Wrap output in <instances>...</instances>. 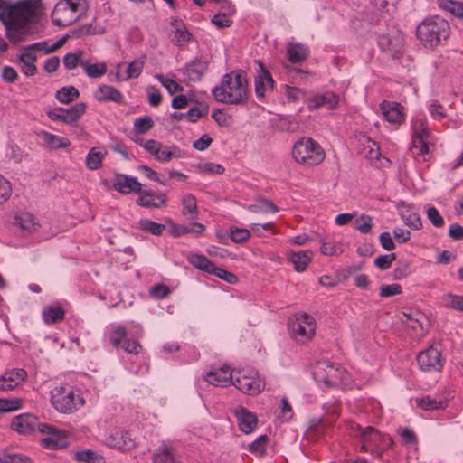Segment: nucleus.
<instances>
[{
	"instance_id": "ddd939ff",
	"label": "nucleus",
	"mask_w": 463,
	"mask_h": 463,
	"mask_svg": "<svg viewBox=\"0 0 463 463\" xmlns=\"http://www.w3.org/2000/svg\"><path fill=\"white\" fill-rule=\"evenodd\" d=\"M420 370L425 372L440 371L442 369L441 352L438 346L430 345L417 356Z\"/></svg>"
},
{
	"instance_id": "cd10ccee",
	"label": "nucleus",
	"mask_w": 463,
	"mask_h": 463,
	"mask_svg": "<svg viewBox=\"0 0 463 463\" xmlns=\"http://www.w3.org/2000/svg\"><path fill=\"white\" fill-rule=\"evenodd\" d=\"M205 231V226L200 222H192L189 224H176L170 222L169 232L174 237H180L187 233L196 235L202 234Z\"/></svg>"
},
{
	"instance_id": "4d7b16f0",
	"label": "nucleus",
	"mask_w": 463,
	"mask_h": 463,
	"mask_svg": "<svg viewBox=\"0 0 463 463\" xmlns=\"http://www.w3.org/2000/svg\"><path fill=\"white\" fill-rule=\"evenodd\" d=\"M81 56H82V52H68L67 54H65V56L63 57V64H64V67L67 69V70H73L75 69L78 65L80 66V63L85 61L84 60L81 59Z\"/></svg>"
},
{
	"instance_id": "f8f14e48",
	"label": "nucleus",
	"mask_w": 463,
	"mask_h": 463,
	"mask_svg": "<svg viewBox=\"0 0 463 463\" xmlns=\"http://www.w3.org/2000/svg\"><path fill=\"white\" fill-rule=\"evenodd\" d=\"M39 432L46 435L43 438L41 443L43 447L48 449H57L65 448L68 444L67 435L64 431L54 428L49 424H41Z\"/></svg>"
},
{
	"instance_id": "423d86ee",
	"label": "nucleus",
	"mask_w": 463,
	"mask_h": 463,
	"mask_svg": "<svg viewBox=\"0 0 463 463\" xmlns=\"http://www.w3.org/2000/svg\"><path fill=\"white\" fill-rule=\"evenodd\" d=\"M293 160L299 165L315 166L325 159V152L322 146L311 137H301L297 140L292 147Z\"/></svg>"
},
{
	"instance_id": "bb28decb",
	"label": "nucleus",
	"mask_w": 463,
	"mask_h": 463,
	"mask_svg": "<svg viewBox=\"0 0 463 463\" xmlns=\"http://www.w3.org/2000/svg\"><path fill=\"white\" fill-rule=\"evenodd\" d=\"M177 450L170 444L163 442L153 453L154 463H175Z\"/></svg>"
},
{
	"instance_id": "3c124183",
	"label": "nucleus",
	"mask_w": 463,
	"mask_h": 463,
	"mask_svg": "<svg viewBox=\"0 0 463 463\" xmlns=\"http://www.w3.org/2000/svg\"><path fill=\"white\" fill-rule=\"evenodd\" d=\"M144 64L145 58H139L129 62L126 71L127 76L124 80L137 78L143 71Z\"/></svg>"
},
{
	"instance_id": "39448f33",
	"label": "nucleus",
	"mask_w": 463,
	"mask_h": 463,
	"mask_svg": "<svg viewBox=\"0 0 463 463\" xmlns=\"http://www.w3.org/2000/svg\"><path fill=\"white\" fill-rule=\"evenodd\" d=\"M51 403L53 408L64 414H71L85 404L80 390L70 384H61L51 391Z\"/></svg>"
},
{
	"instance_id": "37998d69",
	"label": "nucleus",
	"mask_w": 463,
	"mask_h": 463,
	"mask_svg": "<svg viewBox=\"0 0 463 463\" xmlns=\"http://www.w3.org/2000/svg\"><path fill=\"white\" fill-rule=\"evenodd\" d=\"M86 110L85 103H77L68 109L64 108L65 123L72 125L78 121V119L84 114Z\"/></svg>"
},
{
	"instance_id": "4468645a",
	"label": "nucleus",
	"mask_w": 463,
	"mask_h": 463,
	"mask_svg": "<svg viewBox=\"0 0 463 463\" xmlns=\"http://www.w3.org/2000/svg\"><path fill=\"white\" fill-rule=\"evenodd\" d=\"M403 42V34L400 31H392L378 37L379 47L393 58L399 57L402 53Z\"/></svg>"
},
{
	"instance_id": "7c9ffc66",
	"label": "nucleus",
	"mask_w": 463,
	"mask_h": 463,
	"mask_svg": "<svg viewBox=\"0 0 463 463\" xmlns=\"http://www.w3.org/2000/svg\"><path fill=\"white\" fill-rule=\"evenodd\" d=\"M339 97L333 92H326L324 94L316 95L311 103L308 105L310 109H317L326 107L328 109H334L337 107Z\"/></svg>"
},
{
	"instance_id": "f3484780",
	"label": "nucleus",
	"mask_w": 463,
	"mask_h": 463,
	"mask_svg": "<svg viewBox=\"0 0 463 463\" xmlns=\"http://www.w3.org/2000/svg\"><path fill=\"white\" fill-rule=\"evenodd\" d=\"M234 373L229 366L211 370L203 376L204 380L213 386L226 387L233 383Z\"/></svg>"
},
{
	"instance_id": "864d4df0",
	"label": "nucleus",
	"mask_w": 463,
	"mask_h": 463,
	"mask_svg": "<svg viewBox=\"0 0 463 463\" xmlns=\"http://www.w3.org/2000/svg\"><path fill=\"white\" fill-rule=\"evenodd\" d=\"M155 78L159 80V82L167 90V91L171 95L177 93V92H181L184 90L182 85L177 83L175 80H174L172 79L165 78L162 74H156Z\"/></svg>"
},
{
	"instance_id": "680f3d73",
	"label": "nucleus",
	"mask_w": 463,
	"mask_h": 463,
	"mask_svg": "<svg viewBox=\"0 0 463 463\" xmlns=\"http://www.w3.org/2000/svg\"><path fill=\"white\" fill-rule=\"evenodd\" d=\"M197 169L202 174L221 175L224 172V167L219 164L211 162L200 163Z\"/></svg>"
},
{
	"instance_id": "13d9d810",
	"label": "nucleus",
	"mask_w": 463,
	"mask_h": 463,
	"mask_svg": "<svg viewBox=\"0 0 463 463\" xmlns=\"http://www.w3.org/2000/svg\"><path fill=\"white\" fill-rule=\"evenodd\" d=\"M428 110L431 118L435 120L440 121L447 117L443 106L437 100H430L429 102Z\"/></svg>"
},
{
	"instance_id": "8fccbe9b",
	"label": "nucleus",
	"mask_w": 463,
	"mask_h": 463,
	"mask_svg": "<svg viewBox=\"0 0 463 463\" xmlns=\"http://www.w3.org/2000/svg\"><path fill=\"white\" fill-rule=\"evenodd\" d=\"M452 15L463 19V3L454 0H443L439 5Z\"/></svg>"
},
{
	"instance_id": "f704fd0d",
	"label": "nucleus",
	"mask_w": 463,
	"mask_h": 463,
	"mask_svg": "<svg viewBox=\"0 0 463 463\" xmlns=\"http://www.w3.org/2000/svg\"><path fill=\"white\" fill-rule=\"evenodd\" d=\"M15 224L25 232H33L39 227V223L36 222L35 217L27 212L19 213L15 216Z\"/></svg>"
},
{
	"instance_id": "09e8293b",
	"label": "nucleus",
	"mask_w": 463,
	"mask_h": 463,
	"mask_svg": "<svg viewBox=\"0 0 463 463\" xmlns=\"http://www.w3.org/2000/svg\"><path fill=\"white\" fill-rule=\"evenodd\" d=\"M139 228L153 235H161L165 229V225L157 223L148 219H141L138 222Z\"/></svg>"
},
{
	"instance_id": "412c9836",
	"label": "nucleus",
	"mask_w": 463,
	"mask_h": 463,
	"mask_svg": "<svg viewBox=\"0 0 463 463\" xmlns=\"http://www.w3.org/2000/svg\"><path fill=\"white\" fill-rule=\"evenodd\" d=\"M139 194L137 199V204L146 208H160L166 201V196L164 193L154 192L152 190H145L137 192Z\"/></svg>"
},
{
	"instance_id": "774afa93",
	"label": "nucleus",
	"mask_w": 463,
	"mask_h": 463,
	"mask_svg": "<svg viewBox=\"0 0 463 463\" xmlns=\"http://www.w3.org/2000/svg\"><path fill=\"white\" fill-rule=\"evenodd\" d=\"M126 328L122 326H118L109 335V341L115 347H119L122 341L126 340Z\"/></svg>"
},
{
	"instance_id": "2f4dec72",
	"label": "nucleus",
	"mask_w": 463,
	"mask_h": 463,
	"mask_svg": "<svg viewBox=\"0 0 463 463\" xmlns=\"http://www.w3.org/2000/svg\"><path fill=\"white\" fill-rule=\"evenodd\" d=\"M400 216L403 222L413 230H420L422 227L421 218L419 213L412 211L411 207L401 203Z\"/></svg>"
},
{
	"instance_id": "4be33fe9",
	"label": "nucleus",
	"mask_w": 463,
	"mask_h": 463,
	"mask_svg": "<svg viewBox=\"0 0 463 463\" xmlns=\"http://www.w3.org/2000/svg\"><path fill=\"white\" fill-rule=\"evenodd\" d=\"M107 445L122 449L129 450L136 446V439L130 431H116L106 439Z\"/></svg>"
},
{
	"instance_id": "f03ea898",
	"label": "nucleus",
	"mask_w": 463,
	"mask_h": 463,
	"mask_svg": "<svg viewBox=\"0 0 463 463\" xmlns=\"http://www.w3.org/2000/svg\"><path fill=\"white\" fill-rule=\"evenodd\" d=\"M41 7L42 0H20L2 9L0 19L9 37H12V31L23 33L27 24L37 16Z\"/></svg>"
},
{
	"instance_id": "79ce46f5",
	"label": "nucleus",
	"mask_w": 463,
	"mask_h": 463,
	"mask_svg": "<svg viewBox=\"0 0 463 463\" xmlns=\"http://www.w3.org/2000/svg\"><path fill=\"white\" fill-rule=\"evenodd\" d=\"M159 162H169L173 158L182 157L181 150L175 146H161L158 154L155 156Z\"/></svg>"
},
{
	"instance_id": "e433bc0d",
	"label": "nucleus",
	"mask_w": 463,
	"mask_h": 463,
	"mask_svg": "<svg viewBox=\"0 0 463 463\" xmlns=\"http://www.w3.org/2000/svg\"><path fill=\"white\" fill-rule=\"evenodd\" d=\"M42 315L43 321L52 325L63 320L65 311L60 305H51L43 309Z\"/></svg>"
},
{
	"instance_id": "7ed1b4c3",
	"label": "nucleus",
	"mask_w": 463,
	"mask_h": 463,
	"mask_svg": "<svg viewBox=\"0 0 463 463\" xmlns=\"http://www.w3.org/2000/svg\"><path fill=\"white\" fill-rule=\"evenodd\" d=\"M417 38L428 49H434L448 40L450 34L449 23L439 15L426 17L417 27Z\"/></svg>"
},
{
	"instance_id": "a19ab883",
	"label": "nucleus",
	"mask_w": 463,
	"mask_h": 463,
	"mask_svg": "<svg viewBox=\"0 0 463 463\" xmlns=\"http://www.w3.org/2000/svg\"><path fill=\"white\" fill-rule=\"evenodd\" d=\"M172 26L175 28L171 33V41L174 43L181 44L190 40L191 34L181 22L175 20L172 23Z\"/></svg>"
},
{
	"instance_id": "c756f323",
	"label": "nucleus",
	"mask_w": 463,
	"mask_h": 463,
	"mask_svg": "<svg viewBox=\"0 0 463 463\" xmlns=\"http://www.w3.org/2000/svg\"><path fill=\"white\" fill-rule=\"evenodd\" d=\"M309 54L307 46L300 43H288L287 55L290 62L298 63L305 61Z\"/></svg>"
},
{
	"instance_id": "c85d7f7f",
	"label": "nucleus",
	"mask_w": 463,
	"mask_h": 463,
	"mask_svg": "<svg viewBox=\"0 0 463 463\" xmlns=\"http://www.w3.org/2000/svg\"><path fill=\"white\" fill-rule=\"evenodd\" d=\"M94 98L99 102L113 101L121 103L123 95L118 90L109 85H100L94 92Z\"/></svg>"
},
{
	"instance_id": "ea45409f",
	"label": "nucleus",
	"mask_w": 463,
	"mask_h": 463,
	"mask_svg": "<svg viewBox=\"0 0 463 463\" xmlns=\"http://www.w3.org/2000/svg\"><path fill=\"white\" fill-rule=\"evenodd\" d=\"M79 96L78 89L73 86L62 87L55 92V99L62 104H69L76 100Z\"/></svg>"
},
{
	"instance_id": "9b49d317",
	"label": "nucleus",
	"mask_w": 463,
	"mask_h": 463,
	"mask_svg": "<svg viewBox=\"0 0 463 463\" xmlns=\"http://www.w3.org/2000/svg\"><path fill=\"white\" fill-rule=\"evenodd\" d=\"M343 370L327 361L318 362L315 366L313 375L317 382L324 383L327 386L338 383L343 377Z\"/></svg>"
},
{
	"instance_id": "c9c22d12",
	"label": "nucleus",
	"mask_w": 463,
	"mask_h": 463,
	"mask_svg": "<svg viewBox=\"0 0 463 463\" xmlns=\"http://www.w3.org/2000/svg\"><path fill=\"white\" fill-rule=\"evenodd\" d=\"M107 155L105 148L92 147L86 156L85 164L88 169L97 170L102 165V161Z\"/></svg>"
},
{
	"instance_id": "052dcab7",
	"label": "nucleus",
	"mask_w": 463,
	"mask_h": 463,
	"mask_svg": "<svg viewBox=\"0 0 463 463\" xmlns=\"http://www.w3.org/2000/svg\"><path fill=\"white\" fill-rule=\"evenodd\" d=\"M363 139L367 143L366 147H364V150L368 149L365 156L371 161L379 160L381 157V153L377 144L368 137H363Z\"/></svg>"
},
{
	"instance_id": "aec40b11",
	"label": "nucleus",
	"mask_w": 463,
	"mask_h": 463,
	"mask_svg": "<svg viewBox=\"0 0 463 463\" xmlns=\"http://www.w3.org/2000/svg\"><path fill=\"white\" fill-rule=\"evenodd\" d=\"M194 4L199 6H203L205 4V0H193ZM215 3L222 4V9L225 10L223 13H219L212 18V23L218 28L229 27L232 25L231 16L234 13V9L228 0H213Z\"/></svg>"
},
{
	"instance_id": "473e14b6",
	"label": "nucleus",
	"mask_w": 463,
	"mask_h": 463,
	"mask_svg": "<svg viewBox=\"0 0 463 463\" xmlns=\"http://www.w3.org/2000/svg\"><path fill=\"white\" fill-rule=\"evenodd\" d=\"M182 215L188 220H194L199 215L197 200L192 194H185L181 200Z\"/></svg>"
},
{
	"instance_id": "dca6fc26",
	"label": "nucleus",
	"mask_w": 463,
	"mask_h": 463,
	"mask_svg": "<svg viewBox=\"0 0 463 463\" xmlns=\"http://www.w3.org/2000/svg\"><path fill=\"white\" fill-rule=\"evenodd\" d=\"M41 424L42 423L38 421V419L34 415L24 413L14 417L12 420L11 427L18 433L27 435L33 433L35 430H39Z\"/></svg>"
},
{
	"instance_id": "9d476101",
	"label": "nucleus",
	"mask_w": 463,
	"mask_h": 463,
	"mask_svg": "<svg viewBox=\"0 0 463 463\" xmlns=\"http://www.w3.org/2000/svg\"><path fill=\"white\" fill-rule=\"evenodd\" d=\"M316 321L308 314L296 316L288 322L290 335L298 343H307L316 333Z\"/></svg>"
},
{
	"instance_id": "a211bd4d",
	"label": "nucleus",
	"mask_w": 463,
	"mask_h": 463,
	"mask_svg": "<svg viewBox=\"0 0 463 463\" xmlns=\"http://www.w3.org/2000/svg\"><path fill=\"white\" fill-rule=\"evenodd\" d=\"M111 185L116 191L125 194L140 192L142 188L137 178L124 174H115Z\"/></svg>"
},
{
	"instance_id": "49530a36",
	"label": "nucleus",
	"mask_w": 463,
	"mask_h": 463,
	"mask_svg": "<svg viewBox=\"0 0 463 463\" xmlns=\"http://www.w3.org/2000/svg\"><path fill=\"white\" fill-rule=\"evenodd\" d=\"M189 262L197 269L210 273L214 270V264L205 256L201 254H193L189 258Z\"/></svg>"
},
{
	"instance_id": "c03bdc74",
	"label": "nucleus",
	"mask_w": 463,
	"mask_h": 463,
	"mask_svg": "<svg viewBox=\"0 0 463 463\" xmlns=\"http://www.w3.org/2000/svg\"><path fill=\"white\" fill-rule=\"evenodd\" d=\"M74 459L78 462L95 463L104 460V457L97 450L82 449L74 453Z\"/></svg>"
},
{
	"instance_id": "393cba45",
	"label": "nucleus",
	"mask_w": 463,
	"mask_h": 463,
	"mask_svg": "<svg viewBox=\"0 0 463 463\" xmlns=\"http://www.w3.org/2000/svg\"><path fill=\"white\" fill-rule=\"evenodd\" d=\"M27 377V372L24 369H13L5 372L0 377V391H10L15 388Z\"/></svg>"
},
{
	"instance_id": "0e129e2a",
	"label": "nucleus",
	"mask_w": 463,
	"mask_h": 463,
	"mask_svg": "<svg viewBox=\"0 0 463 463\" xmlns=\"http://www.w3.org/2000/svg\"><path fill=\"white\" fill-rule=\"evenodd\" d=\"M444 305L447 307L463 311V297L453 295V294H448L443 297Z\"/></svg>"
},
{
	"instance_id": "e2e57ef3",
	"label": "nucleus",
	"mask_w": 463,
	"mask_h": 463,
	"mask_svg": "<svg viewBox=\"0 0 463 463\" xmlns=\"http://www.w3.org/2000/svg\"><path fill=\"white\" fill-rule=\"evenodd\" d=\"M23 401L21 399H0V412H9L18 410L22 407Z\"/></svg>"
},
{
	"instance_id": "de8ad7c7",
	"label": "nucleus",
	"mask_w": 463,
	"mask_h": 463,
	"mask_svg": "<svg viewBox=\"0 0 463 463\" xmlns=\"http://www.w3.org/2000/svg\"><path fill=\"white\" fill-rule=\"evenodd\" d=\"M80 67L84 69L90 78H99L107 72V65L103 62L90 64L86 61L80 63Z\"/></svg>"
},
{
	"instance_id": "b1692460",
	"label": "nucleus",
	"mask_w": 463,
	"mask_h": 463,
	"mask_svg": "<svg viewBox=\"0 0 463 463\" xmlns=\"http://www.w3.org/2000/svg\"><path fill=\"white\" fill-rule=\"evenodd\" d=\"M234 415L242 432L249 434L254 430L257 425V417L254 413L244 407H237L234 409Z\"/></svg>"
},
{
	"instance_id": "5fc2aeb1",
	"label": "nucleus",
	"mask_w": 463,
	"mask_h": 463,
	"mask_svg": "<svg viewBox=\"0 0 463 463\" xmlns=\"http://www.w3.org/2000/svg\"><path fill=\"white\" fill-rule=\"evenodd\" d=\"M373 227V219L371 216L366 214H362L359 216L354 224V228L359 231L363 234H367L370 232Z\"/></svg>"
},
{
	"instance_id": "6e6552de",
	"label": "nucleus",
	"mask_w": 463,
	"mask_h": 463,
	"mask_svg": "<svg viewBox=\"0 0 463 463\" xmlns=\"http://www.w3.org/2000/svg\"><path fill=\"white\" fill-rule=\"evenodd\" d=\"M241 392L256 395L265 388V381L253 368H242L234 373L233 383Z\"/></svg>"
},
{
	"instance_id": "5701e85b",
	"label": "nucleus",
	"mask_w": 463,
	"mask_h": 463,
	"mask_svg": "<svg viewBox=\"0 0 463 463\" xmlns=\"http://www.w3.org/2000/svg\"><path fill=\"white\" fill-rule=\"evenodd\" d=\"M383 118L390 123L400 125L404 121L403 108L401 104L383 101L380 105Z\"/></svg>"
},
{
	"instance_id": "20e7f679",
	"label": "nucleus",
	"mask_w": 463,
	"mask_h": 463,
	"mask_svg": "<svg viewBox=\"0 0 463 463\" xmlns=\"http://www.w3.org/2000/svg\"><path fill=\"white\" fill-rule=\"evenodd\" d=\"M354 436L360 443V450L369 452L373 459L378 458L382 453L392 447V439L378 431L372 426L362 428L358 424L352 426Z\"/></svg>"
},
{
	"instance_id": "bf43d9fd",
	"label": "nucleus",
	"mask_w": 463,
	"mask_h": 463,
	"mask_svg": "<svg viewBox=\"0 0 463 463\" xmlns=\"http://www.w3.org/2000/svg\"><path fill=\"white\" fill-rule=\"evenodd\" d=\"M320 250L324 255L333 256L342 253L344 247L341 243L335 241H324L321 244Z\"/></svg>"
},
{
	"instance_id": "a18cd8bd",
	"label": "nucleus",
	"mask_w": 463,
	"mask_h": 463,
	"mask_svg": "<svg viewBox=\"0 0 463 463\" xmlns=\"http://www.w3.org/2000/svg\"><path fill=\"white\" fill-rule=\"evenodd\" d=\"M415 403L418 407L427 411L442 409L447 404L444 400H437L430 396L416 398Z\"/></svg>"
},
{
	"instance_id": "1a4fd4ad",
	"label": "nucleus",
	"mask_w": 463,
	"mask_h": 463,
	"mask_svg": "<svg viewBox=\"0 0 463 463\" xmlns=\"http://www.w3.org/2000/svg\"><path fill=\"white\" fill-rule=\"evenodd\" d=\"M411 152L414 156H424L429 153L427 139L430 129L427 119L423 116H417L411 121Z\"/></svg>"
},
{
	"instance_id": "603ef678",
	"label": "nucleus",
	"mask_w": 463,
	"mask_h": 463,
	"mask_svg": "<svg viewBox=\"0 0 463 463\" xmlns=\"http://www.w3.org/2000/svg\"><path fill=\"white\" fill-rule=\"evenodd\" d=\"M154 126L152 118L148 116H144L135 119L133 128L137 134L143 135L149 131Z\"/></svg>"
},
{
	"instance_id": "69168bd1",
	"label": "nucleus",
	"mask_w": 463,
	"mask_h": 463,
	"mask_svg": "<svg viewBox=\"0 0 463 463\" xmlns=\"http://www.w3.org/2000/svg\"><path fill=\"white\" fill-rule=\"evenodd\" d=\"M406 319L403 320V323L406 324L409 327L412 328L413 330H417L418 328L423 329V316L420 314H403Z\"/></svg>"
},
{
	"instance_id": "72a5a7b5",
	"label": "nucleus",
	"mask_w": 463,
	"mask_h": 463,
	"mask_svg": "<svg viewBox=\"0 0 463 463\" xmlns=\"http://www.w3.org/2000/svg\"><path fill=\"white\" fill-rule=\"evenodd\" d=\"M40 137L44 146L49 149L66 148L71 146V141L67 137L57 136L47 131H42Z\"/></svg>"
},
{
	"instance_id": "6e6d98bb",
	"label": "nucleus",
	"mask_w": 463,
	"mask_h": 463,
	"mask_svg": "<svg viewBox=\"0 0 463 463\" xmlns=\"http://www.w3.org/2000/svg\"><path fill=\"white\" fill-rule=\"evenodd\" d=\"M13 193V187L10 181L0 175V206L6 203Z\"/></svg>"
},
{
	"instance_id": "0eeeda50",
	"label": "nucleus",
	"mask_w": 463,
	"mask_h": 463,
	"mask_svg": "<svg viewBox=\"0 0 463 463\" xmlns=\"http://www.w3.org/2000/svg\"><path fill=\"white\" fill-rule=\"evenodd\" d=\"M85 0L59 1L52 13V21L57 26L65 27L72 24L87 11Z\"/></svg>"
},
{
	"instance_id": "58836bf2",
	"label": "nucleus",
	"mask_w": 463,
	"mask_h": 463,
	"mask_svg": "<svg viewBox=\"0 0 463 463\" xmlns=\"http://www.w3.org/2000/svg\"><path fill=\"white\" fill-rule=\"evenodd\" d=\"M19 61L23 63L22 71L26 76H33L36 72V55L33 52L28 51L25 48L24 52L19 56Z\"/></svg>"
},
{
	"instance_id": "a878e982",
	"label": "nucleus",
	"mask_w": 463,
	"mask_h": 463,
	"mask_svg": "<svg viewBox=\"0 0 463 463\" xmlns=\"http://www.w3.org/2000/svg\"><path fill=\"white\" fill-rule=\"evenodd\" d=\"M339 416V408L337 403L329 405L326 410V416L320 419L317 424L310 428V430L320 435L326 430L333 425Z\"/></svg>"
},
{
	"instance_id": "338daca9",
	"label": "nucleus",
	"mask_w": 463,
	"mask_h": 463,
	"mask_svg": "<svg viewBox=\"0 0 463 463\" xmlns=\"http://www.w3.org/2000/svg\"><path fill=\"white\" fill-rule=\"evenodd\" d=\"M428 220L436 228H441L444 226V219L434 206H430L426 210Z\"/></svg>"
},
{
	"instance_id": "f257e3e1",
	"label": "nucleus",
	"mask_w": 463,
	"mask_h": 463,
	"mask_svg": "<svg viewBox=\"0 0 463 463\" xmlns=\"http://www.w3.org/2000/svg\"><path fill=\"white\" fill-rule=\"evenodd\" d=\"M212 95L218 102L239 105L248 99V80L245 71H232L224 74L218 85L212 90Z\"/></svg>"
},
{
	"instance_id": "4c0bfd02",
	"label": "nucleus",
	"mask_w": 463,
	"mask_h": 463,
	"mask_svg": "<svg viewBox=\"0 0 463 463\" xmlns=\"http://www.w3.org/2000/svg\"><path fill=\"white\" fill-rule=\"evenodd\" d=\"M312 258V252L309 250L291 251L288 253V259L294 265L297 271H303Z\"/></svg>"
},
{
	"instance_id": "2eb2a0df",
	"label": "nucleus",
	"mask_w": 463,
	"mask_h": 463,
	"mask_svg": "<svg viewBox=\"0 0 463 463\" xmlns=\"http://www.w3.org/2000/svg\"><path fill=\"white\" fill-rule=\"evenodd\" d=\"M256 62L258 69L254 77L255 92L259 98H263L273 90L275 81L264 64L260 61Z\"/></svg>"
},
{
	"instance_id": "6ab92c4d",
	"label": "nucleus",
	"mask_w": 463,
	"mask_h": 463,
	"mask_svg": "<svg viewBox=\"0 0 463 463\" xmlns=\"http://www.w3.org/2000/svg\"><path fill=\"white\" fill-rule=\"evenodd\" d=\"M208 69V61L203 57H196L186 63L182 73L188 81H199Z\"/></svg>"
}]
</instances>
